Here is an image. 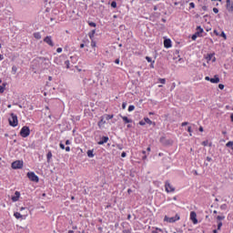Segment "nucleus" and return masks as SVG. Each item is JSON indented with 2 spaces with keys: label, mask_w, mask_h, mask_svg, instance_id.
<instances>
[{
  "label": "nucleus",
  "mask_w": 233,
  "mask_h": 233,
  "mask_svg": "<svg viewBox=\"0 0 233 233\" xmlns=\"http://www.w3.org/2000/svg\"><path fill=\"white\" fill-rule=\"evenodd\" d=\"M219 35H220V37H223L225 39V41H227V35L225 34L224 31H222Z\"/></svg>",
  "instance_id": "28"
},
{
  "label": "nucleus",
  "mask_w": 233,
  "mask_h": 233,
  "mask_svg": "<svg viewBox=\"0 0 233 233\" xmlns=\"http://www.w3.org/2000/svg\"><path fill=\"white\" fill-rule=\"evenodd\" d=\"M216 219L218 221V230H221V228L223 227V221L225 219V215H218L216 217Z\"/></svg>",
  "instance_id": "6"
},
{
  "label": "nucleus",
  "mask_w": 233,
  "mask_h": 233,
  "mask_svg": "<svg viewBox=\"0 0 233 233\" xmlns=\"http://www.w3.org/2000/svg\"><path fill=\"white\" fill-rule=\"evenodd\" d=\"M121 157H127V152H122V154H121Z\"/></svg>",
  "instance_id": "48"
},
{
  "label": "nucleus",
  "mask_w": 233,
  "mask_h": 233,
  "mask_svg": "<svg viewBox=\"0 0 233 233\" xmlns=\"http://www.w3.org/2000/svg\"><path fill=\"white\" fill-rule=\"evenodd\" d=\"M198 37H199V35H197V33H195L192 36H191V39L193 41H196V39H198Z\"/></svg>",
  "instance_id": "31"
},
{
  "label": "nucleus",
  "mask_w": 233,
  "mask_h": 233,
  "mask_svg": "<svg viewBox=\"0 0 233 233\" xmlns=\"http://www.w3.org/2000/svg\"><path fill=\"white\" fill-rule=\"evenodd\" d=\"M187 132L189 133V136H192V127H187Z\"/></svg>",
  "instance_id": "37"
},
{
  "label": "nucleus",
  "mask_w": 233,
  "mask_h": 233,
  "mask_svg": "<svg viewBox=\"0 0 233 233\" xmlns=\"http://www.w3.org/2000/svg\"><path fill=\"white\" fill-rule=\"evenodd\" d=\"M120 117L123 119L125 125H127V123H132V119L127 118V116H123L120 115Z\"/></svg>",
  "instance_id": "17"
},
{
  "label": "nucleus",
  "mask_w": 233,
  "mask_h": 233,
  "mask_svg": "<svg viewBox=\"0 0 233 233\" xmlns=\"http://www.w3.org/2000/svg\"><path fill=\"white\" fill-rule=\"evenodd\" d=\"M115 63H116V65H119V63H120L119 58L116 59V60H115Z\"/></svg>",
  "instance_id": "51"
},
{
  "label": "nucleus",
  "mask_w": 233,
  "mask_h": 233,
  "mask_svg": "<svg viewBox=\"0 0 233 233\" xmlns=\"http://www.w3.org/2000/svg\"><path fill=\"white\" fill-rule=\"evenodd\" d=\"M151 68H154V61L152 62V64L150 65Z\"/></svg>",
  "instance_id": "62"
},
{
  "label": "nucleus",
  "mask_w": 233,
  "mask_h": 233,
  "mask_svg": "<svg viewBox=\"0 0 233 233\" xmlns=\"http://www.w3.org/2000/svg\"><path fill=\"white\" fill-rule=\"evenodd\" d=\"M159 83H161L162 85H165V83H167V80L165 78H159L158 79Z\"/></svg>",
  "instance_id": "33"
},
{
  "label": "nucleus",
  "mask_w": 233,
  "mask_h": 233,
  "mask_svg": "<svg viewBox=\"0 0 233 233\" xmlns=\"http://www.w3.org/2000/svg\"><path fill=\"white\" fill-rule=\"evenodd\" d=\"M187 125H188V122H183V123L181 124V127H187Z\"/></svg>",
  "instance_id": "49"
},
{
  "label": "nucleus",
  "mask_w": 233,
  "mask_h": 233,
  "mask_svg": "<svg viewBox=\"0 0 233 233\" xmlns=\"http://www.w3.org/2000/svg\"><path fill=\"white\" fill-rule=\"evenodd\" d=\"M56 52H57V54H61V52H63V48L58 47V48L56 49Z\"/></svg>",
  "instance_id": "44"
},
{
  "label": "nucleus",
  "mask_w": 233,
  "mask_h": 233,
  "mask_svg": "<svg viewBox=\"0 0 233 233\" xmlns=\"http://www.w3.org/2000/svg\"><path fill=\"white\" fill-rule=\"evenodd\" d=\"M111 6H112V8H117V3L116 1H113L111 3Z\"/></svg>",
  "instance_id": "30"
},
{
  "label": "nucleus",
  "mask_w": 233,
  "mask_h": 233,
  "mask_svg": "<svg viewBox=\"0 0 233 233\" xmlns=\"http://www.w3.org/2000/svg\"><path fill=\"white\" fill-rule=\"evenodd\" d=\"M66 152H70V147H65Z\"/></svg>",
  "instance_id": "50"
},
{
  "label": "nucleus",
  "mask_w": 233,
  "mask_h": 233,
  "mask_svg": "<svg viewBox=\"0 0 233 233\" xmlns=\"http://www.w3.org/2000/svg\"><path fill=\"white\" fill-rule=\"evenodd\" d=\"M68 233H74V230H69Z\"/></svg>",
  "instance_id": "64"
},
{
  "label": "nucleus",
  "mask_w": 233,
  "mask_h": 233,
  "mask_svg": "<svg viewBox=\"0 0 233 233\" xmlns=\"http://www.w3.org/2000/svg\"><path fill=\"white\" fill-rule=\"evenodd\" d=\"M27 177L30 179V181H34L35 183H39V177L35 175L34 172H28L27 173Z\"/></svg>",
  "instance_id": "4"
},
{
  "label": "nucleus",
  "mask_w": 233,
  "mask_h": 233,
  "mask_svg": "<svg viewBox=\"0 0 233 233\" xmlns=\"http://www.w3.org/2000/svg\"><path fill=\"white\" fill-rule=\"evenodd\" d=\"M212 57H214V54H209V55H208L207 59H208V61H210V60L212 59Z\"/></svg>",
  "instance_id": "34"
},
{
  "label": "nucleus",
  "mask_w": 233,
  "mask_h": 233,
  "mask_svg": "<svg viewBox=\"0 0 233 233\" xmlns=\"http://www.w3.org/2000/svg\"><path fill=\"white\" fill-rule=\"evenodd\" d=\"M80 48H85V44H81Z\"/></svg>",
  "instance_id": "61"
},
{
  "label": "nucleus",
  "mask_w": 233,
  "mask_h": 233,
  "mask_svg": "<svg viewBox=\"0 0 233 233\" xmlns=\"http://www.w3.org/2000/svg\"><path fill=\"white\" fill-rule=\"evenodd\" d=\"M127 110H128V112H134V110H136V106L131 105L128 106Z\"/></svg>",
  "instance_id": "27"
},
{
  "label": "nucleus",
  "mask_w": 233,
  "mask_h": 233,
  "mask_svg": "<svg viewBox=\"0 0 233 233\" xmlns=\"http://www.w3.org/2000/svg\"><path fill=\"white\" fill-rule=\"evenodd\" d=\"M21 137H28L30 136V127L24 126L20 130Z\"/></svg>",
  "instance_id": "2"
},
{
  "label": "nucleus",
  "mask_w": 233,
  "mask_h": 233,
  "mask_svg": "<svg viewBox=\"0 0 233 233\" xmlns=\"http://www.w3.org/2000/svg\"><path fill=\"white\" fill-rule=\"evenodd\" d=\"M144 121H145L146 124H147V125H152V124H153L152 120H150V118H148V117H145V118H144Z\"/></svg>",
  "instance_id": "24"
},
{
  "label": "nucleus",
  "mask_w": 233,
  "mask_h": 233,
  "mask_svg": "<svg viewBox=\"0 0 233 233\" xmlns=\"http://www.w3.org/2000/svg\"><path fill=\"white\" fill-rule=\"evenodd\" d=\"M226 147H233V142L232 141L228 142L226 144Z\"/></svg>",
  "instance_id": "35"
},
{
  "label": "nucleus",
  "mask_w": 233,
  "mask_h": 233,
  "mask_svg": "<svg viewBox=\"0 0 233 233\" xmlns=\"http://www.w3.org/2000/svg\"><path fill=\"white\" fill-rule=\"evenodd\" d=\"M3 59H5V56H3V55H0V61H3Z\"/></svg>",
  "instance_id": "54"
},
{
  "label": "nucleus",
  "mask_w": 233,
  "mask_h": 233,
  "mask_svg": "<svg viewBox=\"0 0 233 233\" xmlns=\"http://www.w3.org/2000/svg\"><path fill=\"white\" fill-rule=\"evenodd\" d=\"M105 143H108V137H103L102 139L97 142V145H105Z\"/></svg>",
  "instance_id": "13"
},
{
  "label": "nucleus",
  "mask_w": 233,
  "mask_h": 233,
  "mask_svg": "<svg viewBox=\"0 0 233 233\" xmlns=\"http://www.w3.org/2000/svg\"><path fill=\"white\" fill-rule=\"evenodd\" d=\"M165 188L167 194L170 192H176V187L172 184H170V181L168 180L165 182Z\"/></svg>",
  "instance_id": "3"
},
{
  "label": "nucleus",
  "mask_w": 233,
  "mask_h": 233,
  "mask_svg": "<svg viewBox=\"0 0 233 233\" xmlns=\"http://www.w3.org/2000/svg\"><path fill=\"white\" fill-rule=\"evenodd\" d=\"M91 46L92 48H96V41L94 40L91 41Z\"/></svg>",
  "instance_id": "39"
},
{
  "label": "nucleus",
  "mask_w": 233,
  "mask_h": 233,
  "mask_svg": "<svg viewBox=\"0 0 233 233\" xmlns=\"http://www.w3.org/2000/svg\"><path fill=\"white\" fill-rule=\"evenodd\" d=\"M123 233H132V231H130V229H124Z\"/></svg>",
  "instance_id": "47"
},
{
  "label": "nucleus",
  "mask_w": 233,
  "mask_h": 233,
  "mask_svg": "<svg viewBox=\"0 0 233 233\" xmlns=\"http://www.w3.org/2000/svg\"><path fill=\"white\" fill-rule=\"evenodd\" d=\"M14 216L16 219H21V218H23V215H21L19 212H15Z\"/></svg>",
  "instance_id": "21"
},
{
  "label": "nucleus",
  "mask_w": 233,
  "mask_h": 233,
  "mask_svg": "<svg viewBox=\"0 0 233 233\" xmlns=\"http://www.w3.org/2000/svg\"><path fill=\"white\" fill-rule=\"evenodd\" d=\"M34 37H35V39H41V33H39V32H35V33H34Z\"/></svg>",
  "instance_id": "22"
},
{
  "label": "nucleus",
  "mask_w": 233,
  "mask_h": 233,
  "mask_svg": "<svg viewBox=\"0 0 233 233\" xmlns=\"http://www.w3.org/2000/svg\"><path fill=\"white\" fill-rule=\"evenodd\" d=\"M214 34L215 35H219V32H218V30H214Z\"/></svg>",
  "instance_id": "52"
},
{
  "label": "nucleus",
  "mask_w": 233,
  "mask_h": 233,
  "mask_svg": "<svg viewBox=\"0 0 233 233\" xmlns=\"http://www.w3.org/2000/svg\"><path fill=\"white\" fill-rule=\"evenodd\" d=\"M213 233H218V229H214V230H213Z\"/></svg>",
  "instance_id": "63"
},
{
  "label": "nucleus",
  "mask_w": 233,
  "mask_h": 233,
  "mask_svg": "<svg viewBox=\"0 0 233 233\" xmlns=\"http://www.w3.org/2000/svg\"><path fill=\"white\" fill-rule=\"evenodd\" d=\"M198 130H199V132H203V127H200L198 128Z\"/></svg>",
  "instance_id": "56"
},
{
  "label": "nucleus",
  "mask_w": 233,
  "mask_h": 233,
  "mask_svg": "<svg viewBox=\"0 0 233 233\" xmlns=\"http://www.w3.org/2000/svg\"><path fill=\"white\" fill-rule=\"evenodd\" d=\"M210 83H213V84L219 83V76H218V75H215V76L210 79Z\"/></svg>",
  "instance_id": "15"
},
{
  "label": "nucleus",
  "mask_w": 233,
  "mask_h": 233,
  "mask_svg": "<svg viewBox=\"0 0 233 233\" xmlns=\"http://www.w3.org/2000/svg\"><path fill=\"white\" fill-rule=\"evenodd\" d=\"M106 121H110V119H114V115H105Z\"/></svg>",
  "instance_id": "25"
},
{
  "label": "nucleus",
  "mask_w": 233,
  "mask_h": 233,
  "mask_svg": "<svg viewBox=\"0 0 233 233\" xmlns=\"http://www.w3.org/2000/svg\"><path fill=\"white\" fill-rule=\"evenodd\" d=\"M65 65H66V68H70V60L65 61Z\"/></svg>",
  "instance_id": "32"
},
{
  "label": "nucleus",
  "mask_w": 233,
  "mask_h": 233,
  "mask_svg": "<svg viewBox=\"0 0 233 233\" xmlns=\"http://www.w3.org/2000/svg\"><path fill=\"white\" fill-rule=\"evenodd\" d=\"M44 43H46L49 46H54V40H52V36L50 35H47L44 38Z\"/></svg>",
  "instance_id": "9"
},
{
  "label": "nucleus",
  "mask_w": 233,
  "mask_h": 233,
  "mask_svg": "<svg viewBox=\"0 0 233 233\" xmlns=\"http://www.w3.org/2000/svg\"><path fill=\"white\" fill-rule=\"evenodd\" d=\"M10 127H17L19 125V120L17 119V115L12 113L9 118Z\"/></svg>",
  "instance_id": "1"
},
{
  "label": "nucleus",
  "mask_w": 233,
  "mask_h": 233,
  "mask_svg": "<svg viewBox=\"0 0 233 233\" xmlns=\"http://www.w3.org/2000/svg\"><path fill=\"white\" fill-rule=\"evenodd\" d=\"M106 121H105V118L102 116L97 125H98L99 128H101V127H103V125H106Z\"/></svg>",
  "instance_id": "18"
},
{
  "label": "nucleus",
  "mask_w": 233,
  "mask_h": 233,
  "mask_svg": "<svg viewBox=\"0 0 233 233\" xmlns=\"http://www.w3.org/2000/svg\"><path fill=\"white\" fill-rule=\"evenodd\" d=\"M203 32H204L203 27H201L200 25L197 26L196 34L198 35V37H201V34H203Z\"/></svg>",
  "instance_id": "14"
},
{
  "label": "nucleus",
  "mask_w": 233,
  "mask_h": 233,
  "mask_svg": "<svg viewBox=\"0 0 233 233\" xmlns=\"http://www.w3.org/2000/svg\"><path fill=\"white\" fill-rule=\"evenodd\" d=\"M94 35H96V29L92 30L89 34L88 36L90 39H94Z\"/></svg>",
  "instance_id": "20"
},
{
  "label": "nucleus",
  "mask_w": 233,
  "mask_h": 233,
  "mask_svg": "<svg viewBox=\"0 0 233 233\" xmlns=\"http://www.w3.org/2000/svg\"><path fill=\"white\" fill-rule=\"evenodd\" d=\"M189 8H196V4H194V2H191L189 4Z\"/></svg>",
  "instance_id": "36"
},
{
  "label": "nucleus",
  "mask_w": 233,
  "mask_h": 233,
  "mask_svg": "<svg viewBox=\"0 0 233 233\" xmlns=\"http://www.w3.org/2000/svg\"><path fill=\"white\" fill-rule=\"evenodd\" d=\"M202 145H203L204 147H207V142H206V141L202 142Z\"/></svg>",
  "instance_id": "60"
},
{
  "label": "nucleus",
  "mask_w": 233,
  "mask_h": 233,
  "mask_svg": "<svg viewBox=\"0 0 233 233\" xmlns=\"http://www.w3.org/2000/svg\"><path fill=\"white\" fill-rule=\"evenodd\" d=\"M164 46H165V48H171L172 41L170 39L164 40Z\"/></svg>",
  "instance_id": "12"
},
{
  "label": "nucleus",
  "mask_w": 233,
  "mask_h": 233,
  "mask_svg": "<svg viewBox=\"0 0 233 233\" xmlns=\"http://www.w3.org/2000/svg\"><path fill=\"white\" fill-rule=\"evenodd\" d=\"M127 193H128V194H131V193H132V189H130V188L127 189Z\"/></svg>",
  "instance_id": "59"
},
{
  "label": "nucleus",
  "mask_w": 233,
  "mask_h": 233,
  "mask_svg": "<svg viewBox=\"0 0 233 233\" xmlns=\"http://www.w3.org/2000/svg\"><path fill=\"white\" fill-rule=\"evenodd\" d=\"M221 210H225L227 208V204H223L220 206Z\"/></svg>",
  "instance_id": "41"
},
{
  "label": "nucleus",
  "mask_w": 233,
  "mask_h": 233,
  "mask_svg": "<svg viewBox=\"0 0 233 233\" xmlns=\"http://www.w3.org/2000/svg\"><path fill=\"white\" fill-rule=\"evenodd\" d=\"M231 122L233 123V113L230 116Z\"/></svg>",
  "instance_id": "57"
},
{
  "label": "nucleus",
  "mask_w": 233,
  "mask_h": 233,
  "mask_svg": "<svg viewBox=\"0 0 233 233\" xmlns=\"http://www.w3.org/2000/svg\"><path fill=\"white\" fill-rule=\"evenodd\" d=\"M66 145H70V140H66Z\"/></svg>",
  "instance_id": "58"
},
{
  "label": "nucleus",
  "mask_w": 233,
  "mask_h": 233,
  "mask_svg": "<svg viewBox=\"0 0 233 233\" xmlns=\"http://www.w3.org/2000/svg\"><path fill=\"white\" fill-rule=\"evenodd\" d=\"M59 147H60V148H61L62 150H65V148H66V147H65V145H64L63 143H60V144H59Z\"/></svg>",
  "instance_id": "42"
},
{
  "label": "nucleus",
  "mask_w": 233,
  "mask_h": 233,
  "mask_svg": "<svg viewBox=\"0 0 233 233\" xmlns=\"http://www.w3.org/2000/svg\"><path fill=\"white\" fill-rule=\"evenodd\" d=\"M118 150H123V147L117 146Z\"/></svg>",
  "instance_id": "55"
},
{
  "label": "nucleus",
  "mask_w": 233,
  "mask_h": 233,
  "mask_svg": "<svg viewBox=\"0 0 233 233\" xmlns=\"http://www.w3.org/2000/svg\"><path fill=\"white\" fill-rule=\"evenodd\" d=\"M180 219V217L179 215H176L175 217H171V218H168V217H165L164 218V221H167V223H176V221H179Z\"/></svg>",
  "instance_id": "5"
},
{
  "label": "nucleus",
  "mask_w": 233,
  "mask_h": 233,
  "mask_svg": "<svg viewBox=\"0 0 233 233\" xmlns=\"http://www.w3.org/2000/svg\"><path fill=\"white\" fill-rule=\"evenodd\" d=\"M210 79H211V78H210L209 76H206V77H205V80H206V81H210Z\"/></svg>",
  "instance_id": "53"
},
{
  "label": "nucleus",
  "mask_w": 233,
  "mask_h": 233,
  "mask_svg": "<svg viewBox=\"0 0 233 233\" xmlns=\"http://www.w3.org/2000/svg\"><path fill=\"white\" fill-rule=\"evenodd\" d=\"M11 167L15 170H17L19 168H23V161L22 160H16V161L12 163Z\"/></svg>",
  "instance_id": "7"
},
{
  "label": "nucleus",
  "mask_w": 233,
  "mask_h": 233,
  "mask_svg": "<svg viewBox=\"0 0 233 233\" xmlns=\"http://www.w3.org/2000/svg\"><path fill=\"white\" fill-rule=\"evenodd\" d=\"M213 12H214V14H218L219 9H218V7H214Z\"/></svg>",
  "instance_id": "40"
},
{
  "label": "nucleus",
  "mask_w": 233,
  "mask_h": 233,
  "mask_svg": "<svg viewBox=\"0 0 233 233\" xmlns=\"http://www.w3.org/2000/svg\"><path fill=\"white\" fill-rule=\"evenodd\" d=\"M21 198V193L19 191L15 192V196L11 198L12 201L15 203L16 201H19V198Z\"/></svg>",
  "instance_id": "11"
},
{
  "label": "nucleus",
  "mask_w": 233,
  "mask_h": 233,
  "mask_svg": "<svg viewBox=\"0 0 233 233\" xmlns=\"http://www.w3.org/2000/svg\"><path fill=\"white\" fill-rule=\"evenodd\" d=\"M190 220L194 225H198V215L195 211L190 212Z\"/></svg>",
  "instance_id": "8"
},
{
  "label": "nucleus",
  "mask_w": 233,
  "mask_h": 233,
  "mask_svg": "<svg viewBox=\"0 0 233 233\" xmlns=\"http://www.w3.org/2000/svg\"><path fill=\"white\" fill-rule=\"evenodd\" d=\"M12 74H14V75L17 74V66H12Z\"/></svg>",
  "instance_id": "26"
},
{
  "label": "nucleus",
  "mask_w": 233,
  "mask_h": 233,
  "mask_svg": "<svg viewBox=\"0 0 233 233\" xmlns=\"http://www.w3.org/2000/svg\"><path fill=\"white\" fill-rule=\"evenodd\" d=\"M122 108H123V110H125V108H127V102H123Z\"/></svg>",
  "instance_id": "46"
},
{
  "label": "nucleus",
  "mask_w": 233,
  "mask_h": 233,
  "mask_svg": "<svg viewBox=\"0 0 233 233\" xmlns=\"http://www.w3.org/2000/svg\"><path fill=\"white\" fill-rule=\"evenodd\" d=\"M87 156L89 157H94V149L87 150Z\"/></svg>",
  "instance_id": "23"
},
{
  "label": "nucleus",
  "mask_w": 233,
  "mask_h": 233,
  "mask_svg": "<svg viewBox=\"0 0 233 233\" xmlns=\"http://www.w3.org/2000/svg\"><path fill=\"white\" fill-rule=\"evenodd\" d=\"M139 125H140L141 127H145V125H147V124H146L145 121L141 120V121L139 122Z\"/></svg>",
  "instance_id": "43"
},
{
  "label": "nucleus",
  "mask_w": 233,
  "mask_h": 233,
  "mask_svg": "<svg viewBox=\"0 0 233 233\" xmlns=\"http://www.w3.org/2000/svg\"><path fill=\"white\" fill-rule=\"evenodd\" d=\"M89 26H93V28H96L97 25L95 22H88Z\"/></svg>",
  "instance_id": "29"
},
{
  "label": "nucleus",
  "mask_w": 233,
  "mask_h": 233,
  "mask_svg": "<svg viewBox=\"0 0 233 233\" xmlns=\"http://www.w3.org/2000/svg\"><path fill=\"white\" fill-rule=\"evenodd\" d=\"M226 8L228 12H233V2L230 0L226 1Z\"/></svg>",
  "instance_id": "10"
},
{
  "label": "nucleus",
  "mask_w": 233,
  "mask_h": 233,
  "mask_svg": "<svg viewBox=\"0 0 233 233\" xmlns=\"http://www.w3.org/2000/svg\"><path fill=\"white\" fill-rule=\"evenodd\" d=\"M218 88H219L220 90H223V88H225V86H224L223 84H219V85H218Z\"/></svg>",
  "instance_id": "45"
},
{
  "label": "nucleus",
  "mask_w": 233,
  "mask_h": 233,
  "mask_svg": "<svg viewBox=\"0 0 233 233\" xmlns=\"http://www.w3.org/2000/svg\"><path fill=\"white\" fill-rule=\"evenodd\" d=\"M46 159H47V163H50V160L52 159V151L47 152Z\"/></svg>",
  "instance_id": "19"
},
{
  "label": "nucleus",
  "mask_w": 233,
  "mask_h": 233,
  "mask_svg": "<svg viewBox=\"0 0 233 233\" xmlns=\"http://www.w3.org/2000/svg\"><path fill=\"white\" fill-rule=\"evenodd\" d=\"M5 90H6V82L0 85V94H5Z\"/></svg>",
  "instance_id": "16"
},
{
  "label": "nucleus",
  "mask_w": 233,
  "mask_h": 233,
  "mask_svg": "<svg viewBox=\"0 0 233 233\" xmlns=\"http://www.w3.org/2000/svg\"><path fill=\"white\" fill-rule=\"evenodd\" d=\"M147 63H152V58L150 56H146Z\"/></svg>",
  "instance_id": "38"
}]
</instances>
